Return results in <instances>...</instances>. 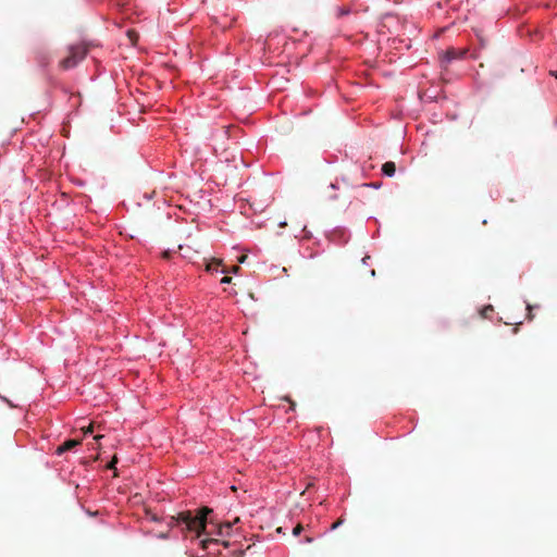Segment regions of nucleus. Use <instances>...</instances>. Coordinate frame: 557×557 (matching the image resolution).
I'll use <instances>...</instances> for the list:
<instances>
[{
  "label": "nucleus",
  "instance_id": "18",
  "mask_svg": "<svg viewBox=\"0 0 557 557\" xmlns=\"http://www.w3.org/2000/svg\"><path fill=\"white\" fill-rule=\"evenodd\" d=\"M305 542H306V543H311V542H312V539H311V537H309V536H306V537H305Z\"/></svg>",
  "mask_w": 557,
  "mask_h": 557
},
{
  "label": "nucleus",
  "instance_id": "6",
  "mask_svg": "<svg viewBox=\"0 0 557 557\" xmlns=\"http://www.w3.org/2000/svg\"><path fill=\"white\" fill-rule=\"evenodd\" d=\"M382 172L386 176H393L396 172V165L393 161H387L382 165Z\"/></svg>",
  "mask_w": 557,
  "mask_h": 557
},
{
  "label": "nucleus",
  "instance_id": "12",
  "mask_svg": "<svg viewBox=\"0 0 557 557\" xmlns=\"http://www.w3.org/2000/svg\"><path fill=\"white\" fill-rule=\"evenodd\" d=\"M116 462H117V457H116V456H114V457L112 458V460L110 461V463L107 466V468H108V469H114V467H115V463H116Z\"/></svg>",
  "mask_w": 557,
  "mask_h": 557
},
{
  "label": "nucleus",
  "instance_id": "8",
  "mask_svg": "<svg viewBox=\"0 0 557 557\" xmlns=\"http://www.w3.org/2000/svg\"><path fill=\"white\" fill-rule=\"evenodd\" d=\"M220 541L218 539H205L200 542V545L202 547V549H210L211 545H215V544H219Z\"/></svg>",
  "mask_w": 557,
  "mask_h": 557
},
{
  "label": "nucleus",
  "instance_id": "15",
  "mask_svg": "<svg viewBox=\"0 0 557 557\" xmlns=\"http://www.w3.org/2000/svg\"><path fill=\"white\" fill-rule=\"evenodd\" d=\"M239 270H240V268L238 265H234L231 271L233 273H237Z\"/></svg>",
  "mask_w": 557,
  "mask_h": 557
},
{
  "label": "nucleus",
  "instance_id": "20",
  "mask_svg": "<svg viewBox=\"0 0 557 557\" xmlns=\"http://www.w3.org/2000/svg\"><path fill=\"white\" fill-rule=\"evenodd\" d=\"M245 259H246V256H242V257L239 258V260H238V261H239V262H244V261H245Z\"/></svg>",
  "mask_w": 557,
  "mask_h": 557
},
{
  "label": "nucleus",
  "instance_id": "19",
  "mask_svg": "<svg viewBox=\"0 0 557 557\" xmlns=\"http://www.w3.org/2000/svg\"><path fill=\"white\" fill-rule=\"evenodd\" d=\"M549 74L557 78V71H550Z\"/></svg>",
  "mask_w": 557,
  "mask_h": 557
},
{
  "label": "nucleus",
  "instance_id": "11",
  "mask_svg": "<svg viewBox=\"0 0 557 557\" xmlns=\"http://www.w3.org/2000/svg\"><path fill=\"white\" fill-rule=\"evenodd\" d=\"M344 523V519L343 518H339L337 521H335L332 527H331V530H335L337 529L339 525H342Z\"/></svg>",
  "mask_w": 557,
  "mask_h": 557
},
{
  "label": "nucleus",
  "instance_id": "16",
  "mask_svg": "<svg viewBox=\"0 0 557 557\" xmlns=\"http://www.w3.org/2000/svg\"><path fill=\"white\" fill-rule=\"evenodd\" d=\"M488 311H493L492 306H488V307H486V308L484 309V312H483V313H484V315H486V313H488Z\"/></svg>",
  "mask_w": 557,
  "mask_h": 557
},
{
  "label": "nucleus",
  "instance_id": "7",
  "mask_svg": "<svg viewBox=\"0 0 557 557\" xmlns=\"http://www.w3.org/2000/svg\"><path fill=\"white\" fill-rule=\"evenodd\" d=\"M222 261L219 259H212L210 262H208L206 270L208 272H218L219 268L221 267Z\"/></svg>",
  "mask_w": 557,
  "mask_h": 557
},
{
  "label": "nucleus",
  "instance_id": "22",
  "mask_svg": "<svg viewBox=\"0 0 557 557\" xmlns=\"http://www.w3.org/2000/svg\"><path fill=\"white\" fill-rule=\"evenodd\" d=\"M222 544H223L224 547L228 546V542H226V541L222 542Z\"/></svg>",
  "mask_w": 557,
  "mask_h": 557
},
{
  "label": "nucleus",
  "instance_id": "17",
  "mask_svg": "<svg viewBox=\"0 0 557 557\" xmlns=\"http://www.w3.org/2000/svg\"><path fill=\"white\" fill-rule=\"evenodd\" d=\"M168 536H169L168 533H160L159 534L160 539H168Z\"/></svg>",
  "mask_w": 557,
  "mask_h": 557
},
{
  "label": "nucleus",
  "instance_id": "9",
  "mask_svg": "<svg viewBox=\"0 0 557 557\" xmlns=\"http://www.w3.org/2000/svg\"><path fill=\"white\" fill-rule=\"evenodd\" d=\"M95 428H96V424L95 422H91L89 423L88 426H82V431L84 432V434H89V433H92L95 431Z\"/></svg>",
  "mask_w": 557,
  "mask_h": 557
},
{
  "label": "nucleus",
  "instance_id": "10",
  "mask_svg": "<svg viewBox=\"0 0 557 557\" xmlns=\"http://www.w3.org/2000/svg\"><path fill=\"white\" fill-rule=\"evenodd\" d=\"M302 530H304V527H302L300 523H298V524L293 529V534H294L295 536H298V535L301 533V531H302Z\"/></svg>",
  "mask_w": 557,
  "mask_h": 557
},
{
  "label": "nucleus",
  "instance_id": "13",
  "mask_svg": "<svg viewBox=\"0 0 557 557\" xmlns=\"http://www.w3.org/2000/svg\"><path fill=\"white\" fill-rule=\"evenodd\" d=\"M232 282V277L231 276H224L222 280H221V283L222 284H230Z\"/></svg>",
  "mask_w": 557,
  "mask_h": 557
},
{
  "label": "nucleus",
  "instance_id": "14",
  "mask_svg": "<svg viewBox=\"0 0 557 557\" xmlns=\"http://www.w3.org/2000/svg\"><path fill=\"white\" fill-rule=\"evenodd\" d=\"M128 36H129L132 41H134L133 36L137 37L136 34L133 30H128Z\"/></svg>",
  "mask_w": 557,
  "mask_h": 557
},
{
  "label": "nucleus",
  "instance_id": "21",
  "mask_svg": "<svg viewBox=\"0 0 557 557\" xmlns=\"http://www.w3.org/2000/svg\"><path fill=\"white\" fill-rule=\"evenodd\" d=\"M101 437H102V435H96V436H95V440H96V441H99Z\"/></svg>",
  "mask_w": 557,
  "mask_h": 557
},
{
  "label": "nucleus",
  "instance_id": "5",
  "mask_svg": "<svg viewBox=\"0 0 557 557\" xmlns=\"http://www.w3.org/2000/svg\"><path fill=\"white\" fill-rule=\"evenodd\" d=\"M237 522H239V518L238 517L235 518L233 522H224V523L220 524L219 528H218V531H216V535H219V536L228 535L232 525L237 523Z\"/></svg>",
  "mask_w": 557,
  "mask_h": 557
},
{
  "label": "nucleus",
  "instance_id": "2",
  "mask_svg": "<svg viewBox=\"0 0 557 557\" xmlns=\"http://www.w3.org/2000/svg\"><path fill=\"white\" fill-rule=\"evenodd\" d=\"M88 52V45L79 44L69 48V54L60 61V67L70 70L75 67L82 60L85 59Z\"/></svg>",
  "mask_w": 557,
  "mask_h": 557
},
{
  "label": "nucleus",
  "instance_id": "4",
  "mask_svg": "<svg viewBox=\"0 0 557 557\" xmlns=\"http://www.w3.org/2000/svg\"><path fill=\"white\" fill-rule=\"evenodd\" d=\"M467 50H457L455 48L447 49L444 54V60L450 62L453 60L461 59Z\"/></svg>",
  "mask_w": 557,
  "mask_h": 557
},
{
  "label": "nucleus",
  "instance_id": "1",
  "mask_svg": "<svg viewBox=\"0 0 557 557\" xmlns=\"http://www.w3.org/2000/svg\"><path fill=\"white\" fill-rule=\"evenodd\" d=\"M212 510L208 507L200 508L196 515H193L191 511L186 510L177 513V516H172L171 521L169 523L170 527L184 524L185 531L196 532L197 536L202 534L206 531L207 527V516Z\"/></svg>",
  "mask_w": 557,
  "mask_h": 557
},
{
  "label": "nucleus",
  "instance_id": "3",
  "mask_svg": "<svg viewBox=\"0 0 557 557\" xmlns=\"http://www.w3.org/2000/svg\"><path fill=\"white\" fill-rule=\"evenodd\" d=\"M78 445H81V441L79 440H67V441H65L62 445H60L57 448L55 454L57 455H62L63 453H65L67 450H71V449L75 448Z\"/></svg>",
  "mask_w": 557,
  "mask_h": 557
}]
</instances>
